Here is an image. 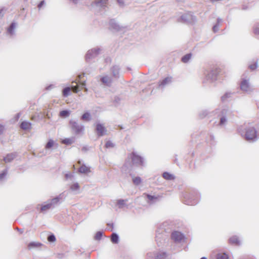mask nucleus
Instances as JSON below:
<instances>
[{
	"mask_svg": "<svg viewBox=\"0 0 259 259\" xmlns=\"http://www.w3.org/2000/svg\"><path fill=\"white\" fill-rule=\"evenodd\" d=\"M232 113V111L228 107H225L222 109L217 108L211 111L208 109L202 110L199 113V117L203 119L206 117H211L213 115H217L219 118L218 125L224 127L227 125L228 118L231 116Z\"/></svg>",
	"mask_w": 259,
	"mask_h": 259,
	"instance_id": "nucleus-1",
	"label": "nucleus"
},
{
	"mask_svg": "<svg viewBox=\"0 0 259 259\" xmlns=\"http://www.w3.org/2000/svg\"><path fill=\"white\" fill-rule=\"evenodd\" d=\"M144 158L138 154L135 151H133L129 154L125 159L124 164L121 168V171L125 177H133L132 171L133 166H145Z\"/></svg>",
	"mask_w": 259,
	"mask_h": 259,
	"instance_id": "nucleus-2",
	"label": "nucleus"
},
{
	"mask_svg": "<svg viewBox=\"0 0 259 259\" xmlns=\"http://www.w3.org/2000/svg\"><path fill=\"white\" fill-rule=\"evenodd\" d=\"M184 203L189 205L197 204L200 199V194L196 190H191L189 193L186 192L184 194Z\"/></svg>",
	"mask_w": 259,
	"mask_h": 259,
	"instance_id": "nucleus-3",
	"label": "nucleus"
},
{
	"mask_svg": "<svg viewBox=\"0 0 259 259\" xmlns=\"http://www.w3.org/2000/svg\"><path fill=\"white\" fill-rule=\"evenodd\" d=\"M221 73V69L218 67H214L205 73V77L204 81L212 83L218 79L219 74Z\"/></svg>",
	"mask_w": 259,
	"mask_h": 259,
	"instance_id": "nucleus-4",
	"label": "nucleus"
},
{
	"mask_svg": "<svg viewBox=\"0 0 259 259\" xmlns=\"http://www.w3.org/2000/svg\"><path fill=\"white\" fill-rule=\"evenodd\" d=\"M69 124L72 132L76 135L82 134L84 131V126L82 124L79 123L77 121L70 120Z\"/></svg>",
	"mask_w": 259,
	"mask_h": 259,
	"instance_id": "nucleus-5",
	"label": "nucleus"
},
{
	"mask_svg": "<svg viewBox=\"0 0 259 259\" xmlns=\"http://www.w3.org/2000/svg\"><path fill=\"white\" fill-rule=\"evenodd\" d=\"M101 51L100 47H96L88 50L85 55V60L87 63L91 62L98 56Z\"/></svg>",
	"mask_w": 259,
	"mask_h": 259,
	"instance_id": "nucleus-6",
	"label": "nucleus"
},
{
	"mask_svg": "<svg viewBox=\"0 0 259 259\" xmlns=\"http://www.w3.org/2000/svg\"><path fill=\"white\" fill-rule=\"evenodd\" d=\"M245 136L246 140L249 142H255L259 138V134H257L256 130L253 127L246 130Z\"/></svg>",
	"mask_w": 259,
	"mask_h": 259,
	"instance_id": "nucleus-7",
	"label": "nucleus"
},
{
	"mask_svg": "<svg viewBox=\"0 0 259 259\" xmlns=\"http://www.w3.org/2000/svg\"><path fill=\"white\" fill-rule=\"evenodd\" d=\"M196 20V17L190 13H185L182 15L178 19V21L179 22L188 24L195 23Z\"/></svg>",
	"mask_w": 259,
	"mask_h": 259,
	"instance_id": "nucleus-8",
	"label": "nucleus"
},
{
	"mask_svg": "<svg viewBox=\"0 0 259 259\" xmlns=\"http://www.w3.org/2000/svg\"><path fill=\"white\" fill-rule=\"evenodd\" d=\"M109 28L116 32L123 31L125 32L127 29V26L120 25L117 21L114 19H111L109 21Z\"/></svg>",
	"mask_w": 259,
	"mask_h": 259,
	"instance_id": "nucleus-9",
	"label": "nucleus"
},
{
	"mask_svg": "<svg viewBox=\"0 0 259 259\" xmlns=\"http://www.w3.org/2000/svg\"><path fill=\"white\" fill-rule=\"evenodd\" d=\"M171 238L176 242H180L185 239V235L180 231H174L171 234Z\"/></svg>",
	"mask_w": 259,
	"mask_h": 259,
	"instance_id": "nucleus-10",
	"label": "nucleus"
},
{
	"mask_svg": "<svg viewBox=\"0 0 259 259\" xmlns=\"http://www.w3.org/2000/svg\"><path fill=\"white\" fill-rule=\"evenodd\" d=\"M255 89L249 82V80L244 79V94L250 95L254 91Z\"/></svg>",
	"mask_w": 259,
	"mask_h": 259,
	"instance_id": "nucleus-11",
	"label": "nucleus"
},
{
	"mask_svg": "<svg viewBox=\"0 0 259 259\" xmlns=\"http://www.w3.org/2000/svg\"><path fill=\"white\" fill-rule=\"evenodd\" d=\"M96 131L98 137H102L107 134V130L105 127L100 123L97 124Z\"/></svg>",
	"mask_w": 259,
	"mask_h": 259,
	"instance_id": "nucleus-12",
	"label": "nucleus"
},
{
	"mask_svg": "<svg viewBox=\"0 0 259 259\" xmlns=\"http://www.w3.org/2000/svg\"><path fill=\"white\" fill-rule=\"evenodd\" d=\"M16 25V22L13 21L7 28L6 34L9 37H12L15 34Z\"/></svg>",
	"mask_w": 259,
	"mask_h": 259,
	"instance_id": "nucleus-13",
	"label": "nucleus"
},
{
	"mask_svg": "<svg viewBox=\"0 0 259 259\" xmlns=\"http://www.w3.org/2000/svg\"><path fill=\"white\" fill-rule=\"evenodd\" d=\"M165 238L166 235L165 234L158 233V232H156L155 240L159 246L162 245L165 242Z\"/></svg>",
	"mask_w": 259,
	"mask_h": 259,
	"instance_id": "nucleus-14",
	"label": "nucleus"
},
{
	"mask_svg": "<svg viewBox=\"0 0 259 259\" xmlns=\"http://www.w3.org/2000/svg\"><path fill=\"white\" fill-rule=\"evenodd\" d=\"M228 243L230 245L234 246L241 245V241L237 235H234L230 237L228 239Z\"/></svg>",
	"mask_w": 259,
	"mask_h": 259,
	"instance_id": "nucleus-15",
	"label": "nucleus"
},
{
	"mask_svg": "<svg viewBox=\"0 0 259 259\" xmlns=\"http://www.w3.org/2000/svg\"><path fill=\"white\" fill-rule=\"evenodd\" d=\"M120 69V67L118 65H116L113 66L111 68L110 70L113 77H114L116 79H118L119 78Z\"/></svg>",
	"mask_w": 259,
	"mask_h": 259,
	"instance_id": "nucleus-16",
	"label": "nucleus"
},
{
	"mask_svg": "<svg viewBox=\"0 0 259 259\" xmlns=\"http://www.w3.org/2000/svg\"><path fill=\"white\" fill-rule=\"evenodd\" d=\"M63 194V193H61L54 198L48 200L53 208L55 207L56 205L60 203V201L62 198Z\"/></svg>",
	"mask_w": 259,
	"mask_h": 259,
	"instance_id": "nucleus-17",
	"label": "nucleus"
},
{
	"mask_svg": "<svg viewBox=\"0 0 259 259\" xmlns=\"http://www.w3.org/2000/svg\"><path fill=\"white\" fill-rule=\"evenodd\" d=\"M101 81L105 85L110 87L112 82L111 77L108 76H104L101 78Z\"/></svg>",
	"mask_w": 259,
	"mask_h": 259,
	"instance_id": "nucleus-18",
	"label": "nucleus"
},
{
	"mask_svg": "<svg viewBox=\"0 0 259 259\" xmlns=\"http://www.w3.org/2000/svg\"><path fill=\"white\" fill-rule=\"evenodd\" d=\"M17 156V154L16 153H11L7 154V155L4 157V161L6 163L11 162L13 161L14 158H15Z\"/></svg>",
	"mask_w": 259,
	"mask_h": 259,
	"instance_id": "nucleus-19",
	"label": "nucleus"
},
{
	"mask_svg": "<svg viewBox=\"0 0 259 259\" xmlns=\"http://www.w3.org/2000/svg\"><path fill=\"white\" fill-rule=\"evenodd\" d=\"M51 208H53V207H52L51 204L50 203L49 201L48 200L44 204H41L40 211L44 212Z\"/></svg>",
	"mask_w": 259,
	"mask_h": 259,
	"instance_id": "nucleus-20",
	"label": "nucleus"
},
{
	"mask_svg": "<svg viewBox=\"0 0 259 259\" xmlns=\"http://www.w3.org/2000/svg\"><path fill=\"white\" fill-rule=\"evenodd\" d=\"M91 119V115L89 111H85L80 117V119L81 120L85 121H89Z\"/></svg>",
	"mask_w": 259,
	"mask_h": 259,
	"instance_id": "nucleus-21",
	"label": "nucleus"
},
{
	"mask_svg": "<svg viewBox=\"0 0 259 259\" xmlns=\"http://www.w3.org/2000/svg\"><path fill=\"white\" fill-rule=\"evenodd\" d=\"M20 126L24 130H29L31 128V123L29 121H23L21 123Z\"/></svg>",
	"mask_w": 259,
	"mask_h": 259,
	"instance_id": "nucleus-22",
	"label": "nucleus"
},
{
	"mask_svg": "<svg viewBox=\"0 0 259 259\" xmlns=\"http://www.w3.org/2000/svg\"><path fill=\"white\" fill-rule=\"evenodd\" d=\"M171 77H166L163 79H162L159 84V87L163 88L165 85L167 84L168 83L171 82Z\"/></svg>",
	"mask_w": 259,
	"mask_h": 259,
	"instance_id": "nucleus-23",
	"label": "nucleus"
},
{
	"mask_svg": "<svg viewBox=\"0 0 259 259\" xmlns=\"http://www.w3.org/2000/svg\"><path fill=\"white\" fill-rule=\"evenodd\" d=\"M111 241L113 244H117L119 242V237L116 233H112L110 237Z\"/></svg>",
	"mask_w": 259,
	"mask_h": 259,
	"instance_id": "nucleus-24",
	"label": "nucleus"
},
{
	"mask_svg": "<svg viewBox=\"0 0 259 259\" xmlns=\"http://www.w3.org/2000/svg\"><path fill=\"white\" fill-rule=\"evenodd\" d=\"M147 198L149 201V203H153L157 202L158 200L159 197L155 195L150 194H147Z\"/></svg>",
	"mask_w": 259,
	"mask_h": 259,
	"instance_id": "nucleus-25",
	"label": "nucleus"
},
{
	"mask_svg": "<svg viewBox=\"0 0 259 259\" xmlns=\"http://www.w3.org/2000/svg\"><path fill=\"white\" fill-rule=\"evenodd\" d=\"M162 177L166 180H173L175 179L174 175L167 171H165L162 174Z\"/></svg>",
	"mask_w": 259,
	"mask_h": 259,
	"instance_id": "nucleus-26",
	"label": "nucleus"
},
{
	"mask_svg": "<svg viewBox=\"0 0 259 259\" xmlns=\"http://www.w3.org/2000/svg\"><path fill=\"white\" fill-rule=\"evenodd\" d=\"M70 111L69 110H63L59 112V116L62 118H67L69 116Z\"/></svg>",
	"mask_w": 259,
	"mask_h": 259,
	"instance_id": "nucleus-27",
	"label": "nucleus"
},
{
	"mask_svg": "<svg viewBox=\"0 0 259 259\" xmlns=\"http://www.w3.org/2000/svg\"><path fill=\"white\" fill-rule=\"evenodd\" d=\"M41 243L36 242H31L28 245V248L30 249L34 248H37L41 245Z\"/></svg>",
	"mask_w": 259,
	"mask_h": 259,
	"instance_id": "nucleus-28",
	"label": "nucleus"
},
{
	"mask_svg": "<svg viewBox=\"0 0 259 259\" xmlns=\"http://www.w3.org/2000/svg\"><path fill=\"white\" fill-rule=\"evenodd\" d=\"M94 3L96 6L103 8L105 6L107 3V0H97Z\"/></svg>",
	"mask_w": 259,
	"mask_h": 259,
	"instance_id": "nucleus-29",
	"label": "nucleus"
},
{
	"mask_svg": "<svg viewBox=\"0 0 259 259\" xmlns=\"http://www.w3.org/2000/svg\"><path fill=\"white\" fill-rule=\"evenodd\" d=\"M191 57L192 54L188 53L182 57L181 61L182 62L186 63L189 61Z\"/></svg>",
	"mask_w": 259,
	"mask_h": 259,
	"instance_id": "nucleus-30",
	"label": "nucleus"
},
{
	"mask_svg": "<svg viewBox=\"0 0 259 259\" xmlns=\"http://www.w3.org/2000/svg\"><path fill=\"white\" fill-rule=\"evenodd\" d=\"M78 171L81 174H87L90 171L89 168L86 166L85 165H81L79 167Z\"/></svg>",
	"mask_w": 259,
	"mask_h": 259,
	"instance_id": "nucleus-31",
	"label": "nucleus"
},
{
	"mask_svg": "<svg viewBox=\"0 0 259 259\" xmlns=\"http://www.w3.org/2000/svg\"><path fill=\"white\" fill-rule=\"evenodd\" d=\"M206 141L209 143L210 145H213L215 144L214 137L212 135H209L206 138Z\"/></svg>",
	"mask_w": 259,
	"mask_h": 259,
	"instance_id": "nucleus-32",
	"label": "nucleus"
},
{
	"mask_svg": "<svg viewBox=\"0 0 259 259\" xmlns=\"http://www.w3.org/2000/svg\"><path fill=\"white\" fill-rule=\"evenodd\" d=\"M127 201V200L124 199H118L117 201L116 204L118 205L119 208H122L124 206L126 205L125 202Z\"/></svg>",
	"mask_w": 259,
	"mask_h": 259,
	"instance_id": "nucleus-33",
	"label": "nucleus"
},
{
	"mask_svg": "<svg viewBox=\"0 0 259 259\" xmlns=\"http://www.w3.org/2000/svg\"><path fill=\"white\" fill-rule=\"evenodd\" d=\"M232 94V93L231 92H226L223 96L221 97V101L223 102H226L228 99L231 97V95Z\"/></svg>",
	"mask_w": 259,
	"mask_h": 259,
	"instance_id": "nucleus-34",
	"label": "nucleus"
},
{
	"mask_svg": "<svg viewBox=\"0 0 259 259\" xmlns=\"http://www.w3.org/2000/svg\"><path fill=\"white\" fill-rule=\"evenodd\" d=\"M55 143L54 141L52 139H50L47 143L45 146V148L46 149H50L52 148L55 145Z\"/></svg>",
	"mask_w": 259,
	"mask_h": 259,
	"instance_id": "nucleus-35",
	"label": "nucleus"
},
{
	"mask_svg": "<svg viewBox=\"0 0 259 259\" xmlns=\"http://www.w3.org/2000/svg\"><path fill=\"white\" fill-rule=\"evenodd\" d=\"M70 94V88L69 87L64 88L62 90V95L63 97H67Z\"/></svg>",
	"mask_w": 259,
	"mask_h": 259,
	"instance_id": "nucleus-36",
	"label": "nucleus"
},
{
	"mask_svg": "<svg viewBox=\"0 0 259 259\" xmlns=\"http://www.w3.org/2000/svg\"><path fill=\"white\" fill-rule=\"evenodd\" d=\"M131 177L133 178V182L135 185L138 186L141 183L142 179L140 177L138 176L134 178V175H133V177Z\"/></svg>",
	"mask_w": 259,
	"mask_h": 259,
	"instance_id": "nucleus-37",
	"label": "nucleus"
},
{
	"mask_svg": "<svg viewBox=\"0 0 259 259\" xmlns=\"http://www.w3.org/2000/svg\"><path fill=\"white\" fill-rule=\"evenodd\" d=\"M8 171L7 169H4L1 174H0V183L3 182L7 175Z\"/></svg>",
	"mask_w": 259,
	"mask_h": 259,
	"instance_id": "nucleus-38",
	"label": "nucleus"
},
{
	"mask_svg": "<svg viewBox=\"0 0 259 259\" xmlns=\"http://www.w3.org/2000/svg\"><path fill=\"white\" fill-rule=\"evenodd\" d=\"M228 255L226 253H220L217 255V259H228Z\"/></svg>",
	"mask_w": 259,
	"mask_h": 259,
	"instance_id": "nucleus-39",
	"label": "nucleus"
},
{
	"mask_svg": "<svg viewBox=\"0 0 259 259\" xmlns=\"http://www.w3.org/2000/svg\"><path fill=\"white\" fill-rule=\"evenodd\" d=\"M257 66H258L257 62V61H256L254 62L252 64H249L248 65V68L251 71H254L257 68Z\"/></svg>",
	"mask_w": 259,
	"mask_h": 259,
	"instance_id": "nucleus-40",
	"label": "nucleus"
},
{
	"mask_svg": "<svg viewBox=\"0 0 259 259\" xmlns=\"http://www.w3.org/2000/svg\"><path fill=\"white\" fill-rule=\"evenodd\" d=\"M70 188L72 191H75L79 190L80 187L78 183H75L71 185Z\"/></svg>",
	"mask_w": 259,
	"mask_h": 259,
	"instance_id": "nucleus-41",
	"label": "nucleus"
},
{
	"mask_svg": "<svg viewBox=\"0 0 259 259\" xmlns=\"http://www.w3.org/2000/svg\"><path fill=\"white\" fill-rule=\"evenodd\" d=\"M47 239L50 242H54L56 239L55 235L52 233L48 235Z\"/></svg>",
	"mask_w": 259,
	"mask_h": 259,
	"instance_id": "nucleus-42",
	"label": "nucleus"
},
{
	"mask_svg": "<svg viewBox=\"0 0 259 259\" xmlns=\"http://www.w3.org/2000/svg\"><path fill=\"white\" fill-rule=\"evenodd\" d=\"M102 236L103 232L102 231H98L94 237V239L96 240H100L101 239Z\"/></svg>",
	"mask_w": 259,
	"mask_h": 259,
	"instance_id": "nucleus-43",
	"label": "nucleus"
},
{
	"mask_svg": "<svg viewBox=\"0 0 259 259\" xmlns=\"http://www.w3.org/2000/svg\"><path fill=\"white\" fill-rule=\"evenodd\" d=\"M62 143L67 145H69L73 143V140L70 138H65L64 140H63Z\"/></svg>",
	"mask_w": 259,
	"mask_h": 259,
	"instance_id": "nucleus-44",
	"label": "nucleus"
},
{
	"mask_svg": "<svg viewBox=\"0 0 259 259\" xmlns=\"http://www.w3.org/2000/svg\"><path fill=\"white\" fill-rule=\"evenodd\" d=\"M254 33L259 36V22L257 23L254 26L253 28Z\"/></svg>",
	"mask_w": 259,
	"mask_h": 259,
	"instance_id": "nucleus-45",
	"label": "nucleus"
},
{
	"mask_svg": "<svg viewBox=\"0 0 259 259\" xmlns=\"http://www.w3.org/2000/svg\"><path fill=\"white\" fill-rule=\"evenodd\" d=\"M115 144L111 141H108L105 144V147L106 148H113Z\"/></svg>",
	"mask_w": 259,
	"mask_h": 259,
	"instance_id": "nucleus-46",
	"label": "nucleus"
},
{
	"mask_svg": "<svg viewBox=\"0 0 259 259\" xmlns=\"http://www.w3.org/2000/svg\"><path fill=\"white\" fill-rule=\"evenodd\" d=\"M237 131L238 134H239L241 137H243V127L242 126H239L237 128Z\"/></svg>",
	"mask_w": 259,
	"mask_h": 259,
	"instance_id": "nucleus-47",
	"label": "nucleus"
},
{
	"mask_svg": "<svg viewBox=\"0 0 259 259\" xmlns=\"http://www.w3.org/2000/svg\"><path fill=\"white\" fill-rule=\"evenodd\" d=\"M121 99L118 96H115L113 99V102L115 104H119L120 103Z\"/></svg>",
	"mask_w": 259,
	"mask_h": 259,
	"instance_id": "nucleus-48",
	"label": "nucleus"
},
{
	"mask_svg": "<svg viewBox=\"0 0 259 259\" xmlns=\"http://www.w3.org/2000/svg\"><path fill=\"white\" fill-rule=\"evenodd\" d=\"M6 11V9L5 8H2L0 9V19L3 17Z\"/></svg>",
	"mask_w": 259,
	"mask_h": 259,
	"instance_id": "nucleus-49",
	"label": "nucleus"
},
{
	"mask_svg": "<svg viewBox=\"0 0 259 259\" xmlns=\"http://www.w3.org/2000/svg\"><path fill=\"white\" fill-rule=\"evenodd\" d=\"M81 85V89H83L84 92H87L88 90V89L85 87V81H83L80 84Z\"/></svg>",
	"mask_w": 259,
	"mask_h": 259,
	"instance_id": "nucleus-50",
	"label": "nucleus"
},
{
	"mask_svg": "<svg viewBox=\"0 0 259 259\" xmlns=\"http://www.w3.org/2000/svg\"><path fill=\"white\" fill-rule=\"evenodd\" d=\"M73 175L71 172H69V173L66 174L65 175V177L66 180L71 179H72L73 178Z\"/></svg>",
	"mask_w": 259,
	"mask_h": 259,
	"instance_id": "nucleus-51",
	"label": "nucleus"
},
{
	"mask_svg": "<svg viewBox=\"0 0 259 259\" xmlns=\"http://www.w3.org/2000/svg\"><path fill=\"white\" fill-rule=\"evenodd\" d=\"M45 4V2L44 0L40 1L37 5V7L39 9H40Z\"/></svg>",
	"mask_w": 259,
	"mask_h": 259,
	"instance_id": "nucleus-52",
	"label": "nucleus"
},
{
	"mask_svg": "<svg viewBox=\"0 0 259 259\" xmlns=\"http://www.w3.org/2000/svg\"><path fill=\"white\" fill-rule=\"evenodd\" d=\"M219 24H215L212 27L213 32H217L219 30Z\"/></svg>",
	"mask_w": 259,
	"mask_h": 259,
	"instance_id": "nucleus-53",
	"label": "nucleus"
},
{
	"mask_svg": "<svg viewBox=\"0 0 259 259\" xmlns=\"http://www.w3.org/2000/svg\"><path fill=\"white\" fill-rule=\"evenodd\" d=\"M107 226L109 227H110V228L108 229V230H109L110 231H112L113 229V227H114L113 223H111V224L108 223V224H107Z\"/></svg>",
	"mask_w": 259,
	"mask_h": 259,
	"instance_id": "nucleus-54",
	"label": "nucleus"
},
{
	"mask_svg": "<svg viewBox=\"0 0 259 259\" xmlns=\"http://www.w3.org/2000/svg\"><path fill=\"white\" fill-rule=\"evenodd\" d=\"M72 89L75 93H78L79 91V88L78 86H72Z\"/></svg>",
	"mask_w": 259,
	"mask_h": 259,
	"instance_id": "nucleus-55",
	"label": "nucleus"
},
{
	"mask_svg": "<svg viewBox=\"0 0 259 259\" xmlns=\"http://www.w3.org/2000/svg\"><path fill=\"white\" fill-rule=\"evenodd\" d=\"M157 258H164L166 257V253L163 252L161 254H160L159 255H158L157 256Z\"/></svg>",
	"mask_w": 259,
	"mask_h": 259,
	"instance_id": "nucleus-56",
	"label": "nucleus"
},
{
	"mask_svg": "<svg viewBox=\"0 0 259 259\" xmlns=\"http://www.w3.org/2000/svg\"><path fill=\"white\" fill-rule=\"evenodd\" d=\"M240 89L243 90V78H241L239 82Z\"/></svg>",
	"mask_w": 259,
	"mask_h": 259,
	"instance_id": "nucleus-57",
	"label": "nucleus"
},
{
	"mask_svg": "<svg viewBox=\"0 0 259 259\" xmlns=\"http://www.w3.org/2000/svg\"><path fill=\"white\" fill-rule=\"evenodd\" d=\"M4 130V126L0 124V135L3 133Z\"/></svg>",
	"mask_w": 259,
	"mask_h": 259,
	"instance_id": "nucleus-58",
	"label": "nucleus"
},
{
	"mask_svg": "<svg viewBox=\"0 0 259 259\" xmlns=\"http://www.w3.org/2000/svg\"><path fill=\"white\" fill-rule=\"evenodd\" d=\"M117 3L120 6H124V1L123 0H116Z\"/></svg>",
	"mask_w": 259,
	"mask_h": 259,
	"instance_id": "nucleus-59",
	"label": "nucleus"
},
{
	"mask_svg": "<svg viewBox=\"0 0 259 259\" xmlns=\"http://www.w3.org/2000/svg\"><path fill=\"white\" fill-rule=\"evenodd\" d=\"M21 116V113H17L16 115H15V118L16 120H18L19 118H20Z\"/></svg>",
	"mask_w": 259,
	"mask_h": 259,
	"instance_id": "nucleus-60",
	"label": "nucleus"
},
{
	"mask_svg": "<svg viewBox=\"0 0 259 259\" xmlns=\"http://www.w3.org/2000/svg\"><path fill=\"white\" fill-rule=\"evenodd\" d=\"M54 87V85L53 84H50L48 86H47L46 88V89L47 90H50L51 89H52Z\"/></svg>",
	"mask_w": 259,
	"mask_h": 259,
	"instance_id": "nucleus-61",
	"label": "nucleus"
},
{
	"mask_svg": "<svg viewBox=\"0 0 259 259\" xmlns=\"http://www.w3.org/2000/svg\"><path fill=\"white\" fill-rule=\"evenodd\" d=\"M223 21V20L220 18H217V22L215 24H219Z\"/></svg>",
	"mask_w": 259,
	"mask_h": 259,
	"instance_id": "nucleus-62",
	"label": "nucleus"
},
{
	"mask_svg": "<svg viewBox=\"0 0 259 259\" xmlns=\"http://www.w3.org/2000/svg\"><path fill=\"white\" fill-rule=\"evenodd\" d=\"M45 117L47 118H48V119H50L51 118V116L49 114V113H46L45 115H44Z\"/></svg>",
	"mask_w": 259,
	"mask_h": 259,
	"instance_id": "nucleus-63",
	"label": "nucleus"
},
{
	"mask_svg": "<svg viewBox=\"0 0 259 259\" xmlns=\"http://www.w3.org/2000/svg\"><path fill=\"white\" fill-rule=\"evenodd\" d=\"M16 229L17 231H18L19 232H20V233L21 234H22V233L23 232V230H22V229H19L18 228H16Z\"/></svg>",
	"mask_w": 259,
	"mask_h": 259,
	"instance_id": "nucleus-64",
	"label": "nucleus"
}]
</instances>
